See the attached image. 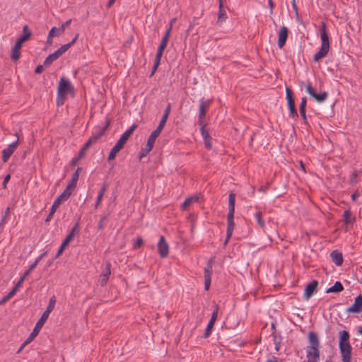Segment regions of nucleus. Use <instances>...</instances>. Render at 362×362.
<instances>
[{"label":"nucleus","instance_id":"nucleus-16","mask_svg":"<svg viewBox=\"0 0 362 362\" xmlns=\"http://www.w3.org/2000/svg\"><path fill=\"white\" fill-rule=\"evenodd\" d=\"M111 274V264L110 262H106L105 267L101 274V278L100 279V284L101 286H105L109 279Z\"/></svg>","mask_w":362,"mask_h":362},{"label":"nucleus","instance_id":"nucleus-12","mask_svg":"<svg viewBox=\"0 0 362 362\" xmlns=\"http://www.w3.org/2000/svg\"><path fill=\"white\" fill-rule=\"evenodd\" d=\"M212 100L208 99L206 100H202L199 105V113L198 118V124H202L203 122V119L205 117L206 112L207 111V108L209 107L211 103Z\"/></svg>","mask_w":362,"mask_h":362},{"label":"nucleus","instance_id":"nucleus-49","mask_svg":"<svg viewBox=\"0 0 362 362\" xmlns=\"http://www.w3.org/2000/svg\"><path fill=\"white\" fill-rule=\"evenodd\" d=\"M66 99V95H62V97L59 96V90L57 91V104L58 106L62 105Z\"/></svg>","mask_w":362,"mask_h":362},{"label":"nucleus","instance_id":"nucleus-42","mask_svg":"<svg viewBox=\"0 0 362 362\" xmlns=\"http://www.w3.org/2000/svg\"><path fill=\"white\" fill-rule=\"evenodd\" d=\"M107 216H108V214H104L101 216V218L98 222V230H102L103 228L105 222L106 221Z\"/></svg>","mask_w":362,"mask_h":362},{"label":"nucleus","instance_id":"nucleus-56","mask_svg":"<svg viewBox=\"0 0 362 362\" xmlns=\"http://www.w3.org/2000/svg\"><path fill=\"white\" fill-rule=\"evenodd\" d=\"M306 104H307V98H306V97L302 98L301 102H300V106H299V110H305Z\"/></svg>","mask_w":362,"mask_h":362},{"label":"nucleus","instance_id":"nucleus-44","mask_svg":"<svg viewBox=\"0 0 362 362\" xmlns=\"http://www.w3.org/2000/svg\"><path fill=\"white\" fill-rule=\"evenodd\" d=\"M358 170H354L351 175L350 177V183L351 185H354L357 182V177H358Z\"/></svg>","mask_w":362,"mask_h":362},{"label":"nucleus","instance_id":"nucleus-10","mask_svg":"<svg viewBox=\"0 0 362 362\" xmlns=\"http://www.w3.org/2000/svg\"><path fill=\"white\" fill-rule=\"evenodd\" d=\"M362 310V295L359 294L355 298L354 303L349 307L346 312L348 313H359Z\"/></svg>","mask_w":362,"mask_h":362},{"label":"nucleus","instance_id":"nucleus-13","mask_svg":"<svg viewBox=\"0 0 362 362\" xmlns=\"http://www.w3.org/2000/svg\"><path fill=\"white\" fill-rule=\"evenodd\" d=\"M288 30L286 26H282L278 35V46L281 49L287 40Z\"/></svg>","mask_w":362,"mask_h":362},{"label":"nucleus","instance_id":"nucleus-40","mask_svg":"<svg viewBox=\"0 0 362 362\" xmlns=\"http://www.w3.org/2000/svg\"><path fill=\"white\" fill-rule=\"evenodd\" d=\"M255 218L257 221L258 225L262 228H264L265 226L264 222L262 219V212L258 211L255 214Z\"/></svg>","mask_w":362,"mask_h":362},{"label":"nucleus","instance_id":"nucleus-54","mask_svg":"<svg viewBox=\"0 0 362 362\" xmlns=\"http://www.w3.org/2000/svg\"><path fill=\"white\" fill-rule=\"evenodd\" d=\"M78 231V222H77L71 230L70 233L68 235H71V239H73L74 234L76 232Z\"/></svg>","mask_w":362,"mask_h":362},{"label":"nucleus","instance_id":"nucleus-20","mask_svg":"<svg viewBox=\"0 0 362 362\" xmlns=\"http://www.w3.org/2000/svg\"><path fill=\"white\" fill-rule=\"evenodd\" d=\"M233 219H234V215H232L231 214H228V216H227L228 226H227V231H226V234H228V238H230L233 231V229H234L235 223H234Z\"/></svg>","mask_w":362,"mask_h":362},{"label":"nucleus","instance_id":"nucleus-32","mask_svg":"<svg viewBox=\"0 0 362 362\" xmlns=\"http://www.w3.org/2000/svg\"><path fill=\"white\" fill-rule=\"evenodd\" d=\"M153 145H149V144H146V146L142 148L141 149V151L139 153V158L141 159L142 158L147 156V154L151 151L153 148Z\"/></svg>","mask_w":362,"mask_h":362},{"label":"nucleus","instance_id":"nucleus-52","mask_svg":"<svg viewBox=\"0 0 362 362\" xmlns=\"http://www.w3.org/2000/svg\"><path fill=\"white\" fill-rule=\"evenodd\" d=\"M166 47H167V44H165L164 42H160L156 54H163V51L166 48Z\"/></svg>","mask_w":362,"mask_h":362},{"label":"nucleus","instance_id":"nucleus-22","mask_svg":"<svg viewBox=\"0 0 362 362\" xmlns=\"http://www.w3.org/2000/svg\"><path fill=\"white\" fill-rule=\"evenodd\" d=\"M308 339L310 343V346H315L320 348V341L316 333L314 332H310L308 334Z\"/></svg>","mask_w":362,"mask_h":362},{"label":"nucleus","instance_id":"nucleus-25","mask_svg":"<svg viewBox=\"0 0 362 362\" xmlns=\"http://www.w3.org/2000/svg\"><path fill=\"white\" fill-rule=\"evenodd\" d=\"M218 8H219V10H218V16L217 23L222 22L223 21L226 20L227 18L226 13L224 9L223 0H219Z\"/></svg>","mask_w":362,"mask_h":362},{"label":"nucleus","instance_id":"nucleus-48","mask_svg":"<svg viewBox=\"0 0 362 362\" xmlns=\"http://www.w3.org/2000/svg\"><path fill=\"white\" fill-rule=\"evenodd\" d=\"M89 147L90 146L85 143L83 146L81 148L80 151L78 152L79 158H83L84 156L86 151L88 149Z\"/></svg>","mask_w":362,"mask_h":362},{"label":"nucleus","instance_id":"nucleus-43","mask_svg":"<svg viewBox=\"0 0 362 362\" xmlns=\"http://www.w3.org/2000/svg\"><path fill=\"white\" fill-rule=\"evenodd\" d=\"M37 262H34L29 268L24 272L23 276L26 279V277L31 273V272L37 266Z\"/></svg>","mask_w":362,"mask_h":362},{"label":"nucleus","instance_id":"nucleus-5","mask_svg":"<svg viewBox=\"0 0 362 362\" xmlns=\"http://www.w3.org/2000/svg\"><path fill=\"white\" fill-rule=\"evenodd\" d=\"M306 92L317 103L325 102L328 96L327 92L324 91L320 93H316L314 88L310 83H308L305 87Z\"/></svg>","mask_w":362,"mask_h":362},{"label":"nucleus","instance_id":"nucleus-53","mask_svg":"<svg viewBox=\"0 0 362 362\" xmlns=\"http://www.w3.org/2000/svg\"><path fill=\"white\" fill-rule=\"evenodd\" d=\"M143 239L141 238H137L134 244V249H136V248H139L142 245H143Z\"/></svg>","mask_w":362,"mask_h":362},{"label":"nucleus","instance_id":"nucleus-58","mask_svg":"<svg viewBox=\"0 0 362 362\" xmlns=\"http://www.w3.org/2000/svg\"><path fill=\"white\" fill-rule=\"evenodd\" d=\"M13 294L11 293L10 292L5 296L3 298V299L0 301V305H2L4 303H5L6 302H7L9 299H11L12 297H13Z\"/></svg>","mask_w":362,"mask_h":362},{"label":"nucleus","instance_id":"nucleus-59","mask_svg":"<svg viewBox=\"0 0 362 362\" xmlns=\"http://www.w3.org/2000/svg\"><path fill=\"white\" fill-rule=\"evenodd\" d=\"M204 288L206 291L209 289L211 285V277H204Z\"/></svg>","mask_w":362,"mask_h":362},{"label":"nucleus","instance_id":"nucleus-9","mask_svg":"<svg viewBox=\"0 0 362 362\" xmlns=\"http://www.w3.org/2000/svg\"><path fill=\"white\" fill-rule=\"evenodd\" d=\"M48 318L45 317V315H42L40 318L36 322L35 326L33 330V332L30 334L28 337V341H33L34 338L38 334L42 326L45 323Z\"/></svg>","mask_w":362,"mask_h":362},{"label":"nucleus","instance_id":"nucleus-24","mask_svg":"<svg viewBox=\"0 0 362 362\" xmlns=\"http://www.w3.org/2000/svg\"><path fill=\"white\" fill-rule=\"evenodd\" d=\"M342 291H344V286H343L342 284L340 281H336L332 286H331L327 289L326 293H337L341 292Z\"/></svg>","mask_w":362,"mask_h":362},{"label":"nucleus","instance_id":"nucleus-19","mask_svg":"<svg viewBox=\"0 0 362 362\" xmlns=\"http://www.w3.org/2000/svg\"><path fill=\"white\" fill-rule=\"evenodd\" d=\"M170 108H171V105H170V103H168L167 107H165V110L164 111L163 117H162L157 128L163 130V129L166 123V121L168 119V117L169 116V114L170 112Z\"/></svg>","mask_w":362,"mask_h":362},{"label":"nucleus","instance_id":"nucleus-60","mask_svg":"<svg viewBox=\"0 0 362 362\" xmlns=\"http://www.w3.org/2000/svg\"><path fill=\"white\" fill-rule=\"evenodd\" d=\"M204 145H205V147L208 149H211V146H212V144H211V137L209 136V139H204Z\"/></svg>","mask_w":362,"mask_h":362},{"label":"nucleus","instance_id":"nucleus-11","mask_svg":"<svg viewBox=\"0 0 362 362\" xmlns=\"http://www.w3.org/2000/svg\"><path fill=\"white\" fill-rule=\"evenodd\" d=\"M318 286V281L317 280H313L308 284L304 290V298L308 300L313 294L316 292Z\"/></svg>","mask_w":362,"mask_h":362},{"label":"nucleus","instance_id":"nucleus-41","mask_svg":"<svg viewBox=\"0 0 362 362\" xmlns=\"http://www.w3.org/2000/svg\"><path fill=\"white\" fill-rule=\"evenodd\" d=\"M71 19L67 20L60 27L57 28L56 31L58 32V35L62 34L64 32L66 27L68 26L71 23Z\"/></svg>","mask_w":362,"mask_h":362},{"label":"nucleus","instance_id":"nucleus-27","mask_svg":"<svg viewBox=\"0 0 362 362\" xmlns=\"http://www.w3.org/2000/svg\"><path fill=\"white\" fill-rule=\"evenodd\" d=\"M286 100H287V102H288V108L296 106L295 105V101H294V99L293 98V91L288 87H287L286 89Z\"/></svg>","mask_w":362,"mask_h":362},{"label":"nucleus","instance_id":"nucleus-38","mask_svg":"<svg viewBox=\"0 0 362 362\" xmlns=\"http://www.w3.org/2000/svg\"><path fill=\"white\" fill-rule=\"evenodd\" d=\"M57 30V27H53L50 31L49 32L47 39V45H52V38L54 36L55 31Z\"/></svg>","mask_w":362,"mask_h":362},{"label":"nucleus","instance_id":"nucleus-21","mask_svg":"<svg viewBox=\"0 0 362 362\" xmlns=\"http://www.w3.org/2000/svg\"><path fill=\"white\" fill-rule=\"evenodd\" d=\"M329 50V48L321 46L320 50L314 55L313 60L317 62L324 58L328 54Z\"/></svg>","mask_w":362,"mask_h":362},{"label":"nucleus","instance_id":"nucleus-23","mask_svg":"<svg viewBox=\"0 0 362 362\" xmlns=\"http://www.w3.org/2000/svg\"><path fill=\"white\" fill-rule=\"evenodd\" d=\"M235 194L230 192L228 196V214L234 215L235 214Z\"/></svg>","mask_w":362,"mask_h":362},{"label":"nucleus","instance_id":"nucleus-62","mask_svg":"<svg viewBox=\"0 0 362 362\" xmlns=\"http://www.w3.org/2000/svg\"><path fill=\"white\" fill-rule=\"evenodd\" d=\"M81 158H79V155H78V156H77L76 158H73V159L71 160V166H73V167H74V166H76V165L78 164V161H79Z\"/></svg>","mask_w":362,"mask_h":362},{"label":"nucleus","instance_id":"nucleus-30","mask_svg":"<svg viewBox=\"0 0 362 362\" xmlns=\"http://www.w3.org/2000/svg\"><path fill=\"white\" fill-rule=\"evenodd\" d=\"M58 58H59V57L58 56L57 52H54V53L50 54L46 57V59L44 61V65L47 66L50 65L54 61L57 60Z\"/></svg>","mask_w":362,"mask_h":362},{"label":"nucleus","instance_id":"nucleus-3","mask_svg":"<svg viewBox=\"0 0 362 362\" xmlns=\"http://www.w3.org/2000/svg\"><path fill=\"white\" fill-rule=\"evenodd\" d=\"M31 35L32 33L29 30L28 25H25L23 27V35L17 39L14 46L11 49V58L13 61H17L19 59L22 45L30 38Z\"/></svg>","mask_w":362,"mask_h":362},{"label":"nucleus","instance_id":"nucleus-7","mask_svg":"<svg viewBox=\"0 0 362 362\" xmlns=\"http://www.w3.org/2000/svg\"><path fill=\"white\" fill-rule=\"evenodd\" d=\"M308 361L303 362H318L320 360V348L308 346L306 349Z\"/></svg>","mask_w":362,"mask_h":362},{"label":"nucleus","instance_id":"nucleus-35","mask_svg":"<svg viewBox=\"0 0 362 362\" xmlns=\"http://www.w3.org/2000/svg\"><path fill=\"white\" fill-rule=\"evenodd\" d=\"M214 324L215 321L211 320H209L204 334V338H207L210 335L211 330L214 326Z\"/></svg>","mask_w":362,"mask_h":362},{"label":"nucleus","instance_id":"nucleus-17","mask_svg":"<svg viewBox=\"0 0 362 362\" xmlns=\"http://www.w3.org/2000/svg\"><path fill=\"white\" fill-rule=\"evenodd\" d=\"M321 46L329 48V37L326 30V23L322 22L320 28Z\"/></svg>","mask_w":362,"mask_h":362},{"label":"nucleus","instance_id":"nucleus-37","mask_svg":"<svg viewBox=\"0 0 362 362\" xmlns=\"http://www.w3.org/2000/svg\"><path fill=\"white\" fill-rule=\"evenodd\" d=\"M200 125V131L202 136L204 139H209L210 135L209 134L208 130L206 129V125L204 124V122H202V124H199Z\"/></svg>","mask_w":362,"mask_h":362},{"label":"nucleus","instance_id":"nucleus-28","mask_svg":"<svg viewBox=\"0 0 362 362\" xmlns=\"http://www.w3.org/2000/svg\"><path fill=\"white\" fill-rule=\"evenodd\" d=\"M71 235H66V237L65 238V239L62 242L61 246L59 247V250L57 251V255L55 256V258H57V257H59L61 255V254L63 252L64 248L66 247V245H68V244L72 240Z\"/></svg>","mask_w":362,"mask_h":362},{"label":"nucleus","instance_id":"nucleus-33","mask_svg":"<svg viewBox=\"0 0 362 362\" xmlns=\"http://www.w3.org/2000/svg\"><path fill=\"white\" fill-rule=\"evenodd\" d=\"M214 259L211 258L207 263L206 267L204 268V277H211L212 274V262Z\"/></svg>","mask_w":362,"mask_h":362},{"label":"nucleus","instance_id":"nucleus-46","mask_svg":"<svg viewBox=\"0 0 362 362\" xmlns=\"http://www.w3.org/2000/svg\"><path fill=\"white\" fill-rule=\"evenodd\" d=\"M170 32H171V28H168L166 30L164 36L163 37V38L161 40L162 42H164L165 44H168V40H169V37H170Z\"/></svg>","mask_w":362,"mask_h":362},{"label":"nucleus","instance_id":"nucleus-64","mask_svg":"<svg viewBox=\"0 0 362 362\" xmlns=\"http://www.w3.org/2000/svg\"><path fill=\"white\" fill-rule=\"evenodd\" d=\"M43 70H44L43 66L38 65L35 69V74H41L43 71Z\"/></svg>","mask_w":362,"mask_h":362},{"label":"nucleus","instance_id":"nucleus-39","mask_svg":"<svg viewBox=\"0 0 362 362\" xmlns=\"http://www.w3.org/2000/svg\"><path fill=\"white\" fill-rule=\"evenodd\" d=\"M70 48L69 44H65L64 45H62L55 52L58 54V56L60 57L64 52H66Z\"/></svg>","mask_w":362,"mask_h":362},{"label":"nucleus","instance_id":"nucleus-26","mask_svg":"<svg viewBox=\"0 0 362 362\" xmlns=\"http://www.w3.org/2000/svg\"><path fill=\"white\" fill-rule=\"evenodd\" d=\"M56 303L55 296H52L49 298L48 305L46 308V310L42 313L43 315H45L46 317H49L50 313L53 310L54 305Z\"/></svg>","mask_w":362,"mask_h":362},{"label":"nucleus","instance_id":"nucleus-50","mask_svg":"<svg viewBox=\"0 0 362 362\" xmlns=\"http://www.w3.org/2000/svg\"><path fill=\"white\" fill-rule=\"evenodd\" d=\"M110 122H111V119L110 118H107L106 121H105V126L99 131V132L102 133V134L103 135L105 132L109 127Z\"/></svg>","mask_w":362,"mask_h":362},{"label":"nucleus","instance_id":"nucleus-51","mask_svg":"<svg viewBox=\"0 0 362 362\" xmlns=\"http://www.w3.org/2000/svg\"><path fill=\"white\" fill-rule=\"evenodd\" d=\"M288 110L290 116H291L293 118H297L298 117L296 106L289 107Z\"/></svg>","mask_w":362,"mask_h":362},{"label":"nucleus","instance_id":"nucleus-14","mask_svg":"<svg viewBox=\"0 0 362 362\" xmlns=\"http://www.w3.org/2000/svg\"><path fill=\"white\" fill-rule=\"evenodd\" d=\"M82 171V168L78 167L75 173L72 175V177L67 185L65 189H68V192H71L76 187L77 182L79 177V173Z\"/></svg>","mask_w":362,"mask_h":362},{"label":"nucleus","instance_id":"nucleus-61","mask_svg":"<svg viewBox=\"0 0 362 362\" xmlns=\"http://www.w3.org/2000/svg\"><path fill=\"white\" fill-rule=\"evenodd\" d=\"M10 178H11V176L9 174L4 177V181L2 182V187L4 189L6 188V185H7L8 182L9 181Z\"/></svg>","mask_w":362,"mask_h":362},{"label":"nucleus","instance_id":"nucleus-8","mask_svg":"<svg viewBox=\"0 0 362 362\" xmlns=\"http://www.w3.org/2000/svg\"><path fill=\"white\" fill-rule=\"evenodd\" d=\"M158 252L161 258H165L168 257L169 253V247L167 243L164 236L161 235L160 237L159 241L158 243Z\"/></svg>","mask_w":362,"mask_h":362},{"label":"nucleus","instance_id":"nucleus-18","mask_svg":"<svg viewBox=\"0 0 362 362\" xmlns=\"http://www.w3.org/2000/svg\"><path fill=\"white\" fill-rule=\"evenodd\" d=\"M330 257L332 258V262L337 265V266H341L343 263V256L341 252H339L338 250H333L330 253Z\"/></svg>","mask_w":362,"mask_h":362},{"label":"nucleus","instance_id":"nucleus-63","mask_svg":"<svg viewBox=\"0 0 362 362\" xmlns=\"http://www.w3.org/2000/svg\"><path fill=\"white\" fill-rule=\"evenodd\" d=\"M162 55L163 54H156L155 60H154V64H156V66H158L160 64Z\"/></svg>","mask_w":362,"mask_h":362},{"label":"nucleus","instance_id":"nucleus-45","mask_svg":"<svg viewBox=\"0 0 362 362\" xmlns=\"http://www.w3.org/2000/svg\"><path fill=\"white\" fill-rule=\"evenodd\" d=\"M9 214H10V209L7 208L4 212L3 217L0 219V227H1L4 224Z\"/></svg>","mask_w":362,"mask_h":362},{"label":"nucleus","instance_id":"nucleus-6","mask_svg":"<svg viewBox=\"0 0 362 362\" xmlns=\"http://www.w3.org/2000/svg\"><path fill=\"white\" fill-rule=\"evenodd\" d=\"M73 90L74 88L71 82L66 78L62 77L58 86L59 96L62 97V95H66L68 92Z\"/></svg>","mask_w":362,"mask_h":362},{"label":"nucleus","instance_id":"nucleus-34","mask_svg":"<svg viewBox=\"0 0 362 362\" xmlns=\"http://www.w3.org/2000/svg\"><path fill=\"white\" fill-rule=\"evenodd\" d=\"M344 221L346 224H351L353 223V221L355 220V218H351V212L349 209L348 210H346L344 212Z\"/></svg>","mask_w":362,"mask_h":362},{"label":"nucleus","instance_id":"nucleus-4","mask_svg":"<svg viewBox=\"0 0 362 362\" xmlns=\"http://www.w3.org/2000/svg\"><path fill=\"white\" fill-rule=\"evenodd\" d=\"M16 136H17V139L9 144L7 148L3 149L2 151V160L4 163H6L11 156L13 153V152L17 148L18 144H19V136L18 133H16Z\"/></svg>","mask_w":362,"mask_h":362},{"label":"nucleus","instance_id":"nucleus-31","mask_svg":"<svg viewBox=\"0 0 362 362\" xmlns=\"http://www.w3.org/2000/svg\"><path fill=\"white\" fill-rule=\"evenodd\" d=\"M198 200L197 197H189L187 198L184 202L182 203L181 207L182 210H186L187 208L193 202H197Z\"/></svg>","mask_w":362,"mask_h":362},{"label":"nucleus","instance_id":"nucleus-15","mask_svg":"<svg viewBox=\"0 0 362 362\" xmlns=\"http://www.w3.org/2000/svg\"><path fill=\"white\" fill-rule=\"evenodd\" d=\"M71 195V192L64 189V192L54 200L52 208L57 210L62 202L67 200Z\"/></svg>","mask_w":362,"mask_h":362},{"label":"nucleus","instance_id":"nucleus-29","mask_svg":"<svg viewBox=\"0 0 362 362\" xmlns=\"http://www.w3.org/2000/svg\"><path fill=\"white\" fill-rule=\"evenodd\" d=\"M161 131L162 130L158 128L153 131L148 139L147 143L149 144V145L153 146L156 138L160 135Z\"/></svg>","mask_w":362,"mask_h":362},{"label":"nucleus","instance_id":"nucleus-57","mask_svg":"<svg viewBox=\"0 0 362 362\" xmlns=\"http://www.w3.org/2000/svg\"><path fill=\"white\" fill-rule=\"evenodd\" d=\"M55 211H56L55 209H54L53 208H51L50 211L45 219L46 223H48L50 221V220L52 218V216H53L54 214L55 213Z\"/></svg>","mask_w":362,"mask_h":362},{"label":"nucleus","instance_id":"nucleus-47","mask_svg":"<svg viewBox=\"0 0 362 362\" xmlns=\"http://www.w3.org/2000/svg\"><path fill=\"white\" fill-rule=\"evenodd\" d=\"M218 305L217 304H216L214 305V311L211 314V320H214L216 322L217 317H218Z\"/></svg>","mask_w":362,"mask_h":362},{"label":"nucleus","instance_id":"nucleus-36","mask_svg":"<svg viewBox=\"0 0 362 362\" xmlns=\"http://www.w3.org/2000/svg\"><path fill=\"white\" fill-rule=\"evenodd\" d=\"M102 136V133L98 132V134L90 136L86 143L90 146L93 144L95 143Z\"/></svg>","mask_w":362,"mask_h":362},{"label":"nucleus","instance_id":"nucleus-55","mask_svg":"<svg viewBox=\"0 0 362 362\" xmlns=\"http://www.w3.org/2000/svg\"><path fill=\"white\" fill-rule=\"evenodd\" d=\"M300 115L305 124H308V119L306 116V110H299Z\"/></svg>","mask_w":362,"mask_h":362},{"label":"nucleus","instance_id":"nucleus-1","mask_svg":"<svg viewBox=\"0 0 362 362\" xmlns=\"http://www.w3.org/2000/svg\"><path fill=\"white\" fill-rule=\"evenodd\" d=\"M349 333L346 330L339 332V348L342 362H351L352 347L349 343Z\"/></svg>","mask_w":362,"mask_h":362},{"label":"nucleus","instance_id":"nucleus-2","mask_svg":"<svg viewBox=\"0 0 362 362\" xmlns=\"http://www.w3.org/2000/svg\"><path fill=\"white\" fill-rule=\"evenodd\" d=\"M138 125L136 124H132L126 132H124L116 144L111 149L107 160H112L115 158L117 153L124 147V144L132 134L133 132L137 128Z\"/></svg>","mask_w":362,"mask_h":362}]
</instances>
